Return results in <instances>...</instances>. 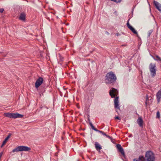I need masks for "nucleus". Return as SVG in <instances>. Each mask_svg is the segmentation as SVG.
I'll return each mask as SVG.
<instances>
[{"instance_id": "f257e3e1", "label": "nucleus", "mask_w": 161, "mask_h": 161, "mask_svg": "<svg viewBox=\"0 0 161 161\" xmlns=\"http://www.w3.org/2000/svg\"><path fill=\"white\" fill-rule=\"evenodd\" d=\"M155 156L153 153L151 151L146 152L145 157L140 155L138 158H135L133 161H155Z\"/></svg>"}, {"instance_id": "f03ea898", "label": "nucleus", "mask_w": 161, "mask_h": 161, "mask_svg": "<svg viewBox=\"0 0 161 161\" xmlns=\"http://www.w3.org/2000/svg\"><path fill=\"white\" fill-rule=\"evenodd\" d=\"M117 77L112 71L108 73L105 76V83L106 84L114 83L116 81Z\"/></svg>"}, {"instance_id": "7ed1b4c3", "label": "nucleus", "mask_w": 161, "mask_h": 161, "mask_svg": "<svg viewBox=\"0 0 161 161\" xmlns=\"http://www.w3.org/2000/svg\"><path fill=\"white\" fill-rule=\"evenodd\" d=\"M31 149L30 147L25 146H19L16 147L14 149L12 152L13 153L21 151H30Z\"/></svg>"}, {"instance_id": "20e7f679", "label": "nucleus", "mask_w": 161, "mask_h": 161, "mask_svg": "<svg viewBox=\"0 0 161 161\" xmlns=\"http://www.w3.org/2000/svg\"><path fill=\"white\" fill-rule=\"evenodd\" d=\"M149 70L152 77H154L156 75V68L155 64L150 63L149 66Z\"/></svg>"}, {"instance_id": "39448f33", "label": "nucleus", "mask_w": 161, "mask_h": 161, "mask_svg": "<svg viewBox=\"0 0 161 161\" xmlns=\"http://www.w3.org/2000/svg\"><path fill=\"white\" fill-rule=\"evenodd\" d=\"M43 79L42 77H39L35 83V87L37 88L42 83Z\"/></svg>"}, {"instance_id": "423d86ee", "label": "nucleus", "mask_w": 161, "mask_h": 161, "mask_svg": "<svg viewBox=\"0 0 161 161\" xmlns=\"http://www.w3.org/2000/svg\"><path fill=\"white\" fill-rule=\"evenodd\" d=\"M109 93L112 98H114L115 96L118 94V92L117 89L113 88L112 89L110 90Z\"/></svg>"}, {"instance_id": "0eeeda50", "label": "nucleus", "mask_w": 161, "mask_h": 161, "mask_svg": "<svg viewBox=\"0 0 161 161\" xmlns=\"http://www.w3.org/2000/svg\"><path fill=\"white\" fill-rule=\"evenodd\" d=\"M119 97H117L115 98L114 100V108L115 109H117L120 110V106H119Z\"/></svg>"}, {"instance_id": "6e6552de", "label": "nucleus", "mask_w": 161, "mask_h": 161, "mask_svg": "<svg viewBox=\"0 0 161 161\" xmlns=\"http://www.w3.org/2000/svg\"><path fill=\"white\" fill-rule=\"evenodd\" d=\"M130 19H129L128 20L127 23V25L128 27L131 31L134 34L137 35H138V33L131 26L129 23V21Z\"/></svg>"}, {"instance_id": "1a4fd4ad", "label": "nucleus", "mask_w": 161, "mask_h": 161, "mask_svg": "<svg viewBox=\"0 0 161 161\" xmlns=\"http://www.w3.org/2000/svg\"><path fill=\"white\" fill-rule=\"evenodd\" d=\"M116 147L119 150V151L121 153L123 156H125V152L123 148L121 145L119 144H117L116 145Z\"/></svg>"}, {"instance_id": "9d476101", "label": "nucleus", "mask_w": 161, "mask_h": 161, "mask_svg": "<svg viewBox=\"0 0 161 161\" xmlns=\"http://www.w3.org/2000/svg\"><path fill=\"white\" fill-rule=\"evenodd\" d=\"M153 3L156 8L161 12V4L155 1H154Z\"/></svg>"}, {"instance_id": "9b49d317", "label": "nucleus", "mask_w": 161, "mask_h": 161, "mask_svg": "<svg viewBox=\"0 0 161 161\" xmlns=\"http://www.w3.org/2000/svg\"><path fill=\"white\" fill-rule=\"evenodd\" d=\"M137 122L139 126L142 127H143V120L142 118L141 117L138 118L137 119Z\"/></svg>"}, {"instance_id": "f8f14e48", "label": "nucleus", "mask_w": 161, "mask_h": 161, "mask_svg": "<svg viewBox=\"0 0 161 161\" xmlns=\"http://www.w3.org/2000/svg\"><path fill=\"white\" fill-rule=\"evenodd\" d=\"M26 15L25 13H21L19 17V19L23 21H25V19Z\"/></svg>"}, {"instance_id": "ddd939ff", "label": "nucleus", "mask_w": 161, "mask_h": 161, "mask_svg": "<svg viewBox=\"0 0 161 161\" xmlns=\"http://www.w3.org/2000/svg\"><path fill=\"white\" fill-rule=\"evenodd\" d=\"M157 99L158 103H159L161 98V91H159L156 94Z\"/></svg>"}, {"instance_id": "4468645a", "label": "nucleus", "mask_w": 161, "mask_h": 161, "mask_svg": "<svg viewBox=\"0 0 161 161\" xmlns=\"http://www.w3.org/2000/svg\"><path fill=\"white\" fill-rule=\"evenodd\" d=\"M95 147L97 150H100L102 149L101 146L98 142H96L95 143Z\"/></svg>"}, {"instance_id": "2eb2a0df", "label": "nucleus", "mask_w": 161, "mask_h": 161, "mask_svg": "<svg viewBox=\"0 0 161 161\" xmlns=\"http://www.w3.org/2000/svg\"><path fill=\"white\" fill-rule=\"evenodd\" d=\"M11 134L9 133L8 134L5 140L3 141L2 144L1 145V147H2L6 143L10 137Z\"/></svg>"}, {"instance_id": "dca6fc26", "label": "nucleus", "mask_w": 161, "mask_h": 161, "mask_svg": "<svg viewBox=\"0 0 161 161\" xmlns=\"http://www.w3.org/2000/svg\"><path fill=\"white\" fill-rule=\"evenodd\" d=\"M6 116L10 118H14V113H7L5 114Z\"/></svg>"}, {"instance_id": "f3484780", "label": "nucleus", "mask_w": 161, "mask_h": 161, "mask_svg": "<svg viewBox=\"0 0 161 161\" xmlns=\"http://www.w3.org/2000/svg\"><path fill=\"white\" fill-rule=\"evenodd\" d=\"M23 117V115L18 113H14V119L21 118Z\"/></svg>"}, {"instance_id": "a211bd4d", "label": "nucleus", "mask_w": 161, "mask_h": 161, "mask_svg": "<svg viewBox=\"0 0 161 161\" xmlns=\"http://www.w3.org/2000/svg\"><path fill=\"white\" fill-rule=\"evenodd\" d=\"M155 57L157 58L156 59H155L156 60L160 61L161 62V59L158 55H156Z\"/></svg>"}, {"instance_id": "6ab92c4d", "label": "nucleus", "mask_w": 161, "mask_h": 161, "mask_svg": "<svg viewBox=\"0 0 161 161\" xmlns=\"http://www.w3.org/2000/svg\"><path fill=\"white\" fill-rule=\"evenodd\" d=\"M160 117V113L159 111H158L156 114V118L159 119Z\"/></svg>"}, {"instance_id": "aec40b11", "label": "nucleus", "mask_w": 161, "mask_h": 161, "mask_svg": "<svg viewBox=\"0 0 161 161\" xmlns=\"http://www.w3.org/2000/svg\"><path fill=\"white\" fill-rule=\"evenodd\" d=\"M98 132H100V133L102 134L103 135L105 136H107V135L106 134V133H104V132H103L102 131L99 130V131H98Z\"/></svg>"}, {"instance_id": "412c9836", "label": "nucleus", "mask_w": 161, "mask_h": 161, "mask_svg": "<svg viewBox=\"0 0 161 161\" xmlns=\"http://www.w3.org/2000/svg\"><path fill=\"white\" fill-rule=\"evenodd\" d=\"M95 131H97V132H98V131H99V130H97V129H96L95 127H94V126L93 125L92 126V127H91Z\"/></svg>"}, {"instance_id": "4be33fe9", "label": "nucleus", "mask_w": 161, "mask_h": 161, "mask_svg": "<svg viewBox=\"0 0 161 161\" xmlns=\"http://www.w3.org/2000/svg\"><path fill=\"white\" fill-rule=\"evenodd\" d=\"M111 0L112 1H114L117 3H120L122 1V0Z\"/></svg>"}, {"instance_id": "5701e85b", "label": "nucleus", "mask_w": 161, "mask_h": 161, "mask_svg": "<svg viewBox=\"0 0 161 161\" xmlns=\"http://www.w3.org/2000/svg\"><path fill=\"white\" fill-rule=\"evenodd\" d=\"M106 136L109 139H110L111 141H112L113 139L112 137L108 135H107V136Z\"/></svg>"}, {"instance_id": "b1692460", "label": "nucleus", "mask_w": 161, "mask_h": 161, "mask_svg": "<svg viewBox=\"0 0 161 161\" xmlns=\"http://www.w3.org/2000/svg\"><path fill=\"white\" fill-rule=\"evenodd\" d=\"M4 11V9L3 8L0 9V12L1 13H2Z\"/></svg>"}, {"instance_id": "393cba45", "label": "nucleus", "mask_w": 161, "mask_h": 161, "mask_svg": "<svg viewBox=\"0 0 161 161\" xmlns=\"http://www.w3.org/2000/svg\"><path fill=\"white\" fill-rule=\"evenodd\" d=\"M115 119L120 120V119L118 116H116V117H115Z\"/></svg>"}, {"instance_id": "a878e982", "label": "nucleus", "mask_w": 161, "mask_h": 161, "mask_svg": "<svg viewBox=\"0 0 161 161\" xmlns=\"http://www.w3.org/2000/svg\"><path fill=\"white\" fill-rule=\"evenodd\" d=\"M152 33V32H150V31H149L148 33V36H150V35H151V33Z\"/></svg>"}, {"instance_id": "bb28decb", "label": "nucleus", "mask_w": 161, "mask_h": 161, "mask_svg": "<svg viewBox=\"0 0 161 161\" xmlns=\"http://www.w3.org/2000/svg\"><path fill=\"white\" fill-rule=\"evenodd\" d=\"M89 124H90V126H91V127H92V126H93V125L92 124V123L90 121L89 122Z\"/></svg>"}, {"instance_id": "cd10ccee", "label": "nucleus", "mask_w": 161, "mask_h": 161, "mask_svg": "<svg viewBox=\"0 0 161 161\" xmlns=\"http://www.w3.org/2000/svg\"><path fill=\"white\" fill-rule=\"evenodd\" d=\"M116 36H120V34H119V33H116Z\"/></svg>"}, {"instance_id": "c85d7f7f", "label": "nucleus", "mask_w": 161, "mask_h": 161, "mask_svg": "<svg viewBox=\"0 0 161 161\" xmlns=\"http://www.w3.org/2000/svg\"><path fill=\"white\" fill-rule=\"evenodd\" d=\"M122 46H126V44H124V45H121Z\"/></svg>"}, {"instance_id": "c756f323", "label": "nucleus", "mask_w": 161, "mask_h": 161, "mask_svg": "<svg viewBox=\"0 0 161 161\" xmlns=\"http://www.w3.org/2000/svg\"><path fill=\"white\" fill-rule=\"evenodd\" d=\"M147 100H146V104H147Z\"/></svg>"}, {"instance_id": "7c9ffc66", "label": "nucleus", "mask_w": 161, "mask_h": 161, "mask_svg": "<svg viewBox=\"0 0 161 161\" xmlns=\"http://www.w3.org/2000/svg\"><path fill=\"white\" fill-rule=\"evenodd\" d=\"M116 112H117L118 113V112L117 110H116Z\"/></svg>"}]
</instances>
